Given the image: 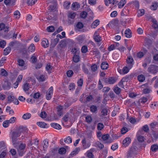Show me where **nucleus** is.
<instances>
[{
    "label": "nucleus",
    "mask_w": 158,
    "mask_h": 158,
    "mask_svg": "<svg viewBox=\"0 0 158 158\" xmlns=\"http://www.w3.org/2000/svg\"><path fill=\"white\" fill-rule=\"evenodd\" d=\"M158 7L157 3L155 2L153 3L151 7V8L152 10H156L157 9Z\"/></svg>",
    "instance_id": "de8ad7c7"
},
{
    "label": "nucleus",
    "mask_w": 158,
    "mask_h": 158,
    "mask_svg": "<svg viewBox=\"0 0 158 158\" xmlns=\"http://www.w3.org/2000/svg\"><path fill=\"white\" fill-rule=\"evenodd\" d=\"M129 12V10L126 8V7H125L122 11V15H125L128 14Z\"/></svg>",
    "instance_id": "09e8293b"
},
{
    "label": "nucleus",
    "mask_w": 158,
    "mask_h": 158,
    "mask_svg": "<svg viewBox=\"0 0 158 158\" xmlns=\"http://www.w3.org/2000/svg\"><path fill=\"white\" fill-rule=\"evenodd\" d=\"M94 39L96 42H99L102 40V38L97 31H95L93 35Z\"/></svg>",
    "instance_id": "6e6552de"
},
{
    "label": "nucleus",
    "mask_w": 158,
    "mask_h": 158,
    "mask_svg": "<svg viewBox=\"0 0 158 158\" xmlns=\"http://www.w3.org/2000/svg\"><path fill=\"white\" fill-rule=\"evenodd\" d=\"M90 109L91 112L94 113L97 110V108L96 106L92 105L90 106Z\"/></svg>",
    "instance_id": "ea45409f"
},
{
    "label": "nucleus",
    "mask_w": 158,
    "mask_h": 158,
    "mask_svg": "<svg viewBox=\"0 0 158 158\" xmlns=\"http://www.w3.org/2000/svg\"><path fill=\"white\" fill-rule=\"evenodd\" d=\"M31 114L29 113H27L24 114L23 115L22 118L24 119H29L31 117Z\"/></svg>",
    "instance_id": "c756f323"
},
{
    "label": "nucleus",
    "mask_w": 158,
    "mask_h": 158,
    "mask_svg": "<svg viewBox=\"0 0 158 158\" xmlns=\"http://www.w3.org/2000/svg\"><path fill=\"white\" fill-rule=\"evenodd\" d=\"M152 22L153 24L152 26L155 30L156 32L155 33L152 32L151 35L155 38L157 35V33L158 32V24L157 20H152Z\"/></svg>",
    "instance_id": "7ed1b4c3"
},
{
    "label": "nucleus",
    "mask_w": 158,
    "mask_h": 158,
    "mask_svg": "<svg viewBox=\"0 0 158 158\" xmlns=\"http://www.w3.org/2000/svg\"><path fill=\"white\" fill-rule=\"evenodd\" d=\"M43 143H44V145L43 146V149L44 151H45L48 146V140L47 139L44 140Z\"/></svg>",
    "instance_id": "412c9836"
},
{
    "label": "nucleus",
    "mask_w": 158,
    "mask_h": 158,
    "mask_svg": "<svg viewBox=\"0 0 158 158\" xmlns=\"http://www.w3.org/2000/svg\"><path fill=\"white\" fill-rule=\"evenodd\" d=\"M87 14L86 12L83 11L80 13V17L83 19H85L87 16Z\"/></svg>",
    "instance_id": "a19ab883"
},
{
    "label": "nucleus",
    "mask_w": 158,
    "mask_h": 158,
    "mask_svg": "<svg viewBox=\"0 0 158 158\" xmlns=\"http://www.w3.org/2000/svg\"><path fill=\"white\" fill-rule=\"evenodd\" d=\"M66 152V149L64 148H60L58 150V153L60 154H64Z\"/></svg>",
    "instance_id": "4c0bfd02"
},
{
    "label": "nucleus",
    "mask_w": 158,
    "mask_h": 158,
    "mask_svg": "<svg viewBox=\"0 0 158 158\" xmlns=\"http://www.w3.org/2000/svg\"><path fill=\"white\" fill-rule=\"evenodd\" d=\"M70 114L69 113L66 114L63 118V119L65 122H67L69 118Z\"/></svg>",
    "instance_id": "a18cd8bd"
},
{
    "label": "nucleus",
    "mask_w": 158,
    "mask_h": 158,
    "mask_svg": "<svg viewBox=\"0 0 158 158\" xmlns=\"http://www.w3.org/2000/svg\"><path fill=\"white\" fill-rule=\"evenodd\" d=\"M35 46L33 44H31L29 46L28 48L29 52H33L35 50Z\"/></svg>",
    "instance_id": "473e14b6"
},
{
    "label": "nucleus",
    "mask_w": 158,
    "mask_h": 158,
    "mask_svg": "<svg viewBox=\"0 0 158 158\" xmlns=\"http://www.w3.org/2000/svg\"><path fill=\"white\" fill-rule=\"evenodd\" d=\"M136 147H131L128 152L127 156L128 157H131L135 155L137 152Z\"/></svg>",
    "instance_id": "20e7f679"
},
{
    "label": "nucleus",
    "mask_w": 158,
    "mask_h": 158,
    "mask_svg": "<svg viewBox=\"0 0 158 158\" xmlns=\"http://www.w3.org/2000/svg\"><path fill=\"white\" fill-rule=\"evenodd\" d=\"M151 149L152 152H156L158 149V145L157 144H153L151 146Z\"/></svg>",
    "instance_id": "c9c22d12"
},
{
    "label": "nucleus",
    "mask_w": 158,
    "mask_h": 158,
    "mask_svg": "<svg viewBox=\"0 0 158 158\" xmlns=\"http://www.w3.org/2000/svg\"><path fill=\"white\" fill-rule=\"evenodd\" d=\"M99 24V20H94V21L92 24L91 27L93 28H95Z\"/></svg>",
    "instance_id": "a878e982"
},
{
    "label": "nucleus",
    "mask_w": 158,
    "mask_h": 158,
    "mask_svg": "<svg viewBox=\"0 0 158 158\" xmlns=\"http://www.w3.org/2000/svg\"><path fill=\"white\" fill-rule=\"evenodd\" d=\"M47 30L48 32H52L54 31V27L51 26L48 27Z\"/></svg>",
    "instance_id": "bf43d9fd"
},
{
    "label": "nucleus",
    "mask_w": 158,
    "mask_h": 158,
    "mask_svg": "<svg viewBox=\"0 0 158 158\" xmlns=\"http://www.w3.org/2000/svg\"><path fill=\"white\" fill-rule=\"evenodd\" d=\"M85 119L86 122L88 123H90L92 121V118L90 115L86 116L85 118Z\"/></svg>",
    "instance_id": "4d7b16f0"
},
{
    "label": "nucleus",
    "mask_w": 158,
    "mask_h": 158,
    "mask_svg": "<svg viewBox=\"0 0 158 158\" xmlns=\"http://www.w3.org/2000/svg\"><path fill=\"white\" fill-rule=\"evenodd\" d=\"M29 88V84L27 83H26L24 84L23 86V89L25 91H27Z\"/></svg>",
    "instance_id": "8fccbe9b"
},
{
    "label": "nucleus",
    "mask_w": 158,
    "mask_h": 158,
    "mask_svg": "<svg viewBox=\"0 0 158 158\" xmlns=\"http://www.w3.org/2000/svg\"><path fill=\"white\" fill-rule=\"evenodd\" d=\"M128 131V129L126 127H123L121 129V132L123 134H125Z\"/></svg>",
    "instance_id": "5fc2aeb1"
},
{
    "label": "nucleus",
    "mask_w": 158,
    "mask_h": 158,
    "mask_svg": "<svg viewBox=\"0 0 158 158\" xmlns=\"http://www.w3.org/2000/svg\"><path fill=\"white\" fill-rule=\"evenodd\" d=\"M88 51V48L86 46H83L81 49V51L83 53H85Z\"/></svg>",
    "instance_id": "864d4df0"
},
{
    "label": "nucleus",
    "mask_w": 158,
    "mask_h": 158,
    "mask_svg": "<svg viewBox=\"0 0 158 158\" xmlns=\"http://www.w3.org/2000/svg\"><path fill=\"white\" fill-rule=\"evenodd\" d=\"M118 20H112L110 23H109L108 25H109V24H111L115 26H117L118 25Z\"/></svg>",
    "instance_id": "6e6d98bb"
},
{
    "label": "nucleus",
    "mask_w": 158,
    "mask_h": 158,
    "mask_svg": "<svg viewBox=\"0 0 158 158\" xmlns=\"http://www.w3.org/2000/svg\"><path fill=\"white\" fill-rule=\"evenodd\" d=\"M138 16H140L143 15L144 13V10L143 9H141L139 10L138 12Z\"/></svg>",
    "instance_id": "c03bdc74"
},
{
    "label": "nucleus",
    "mask_w": 158,
    "mask_h": 158,
    "mask_svg": "<svg viewBox=\"0 0 158 158\" xmlns=\"http://www.w3.org/2000/svg\"><path fill=\"white\" fill-rule=\"evenodd\" d=\"M0 75L4 76H6L7 75V73L4 69H2L0 71Z\"/></svg>",
    "instance_id": "58836bf2"
},
{
    "label": "nucleus",
    "mask_w": 158,
    "mask_h": 158,
    "mask_svg": "<svg viewBox=\"0 0 158 158\" xmlns=\"http://www.w3.org/2000/svg\"><path fill=\"white\" fill-rule=\"evenodd\" d=\"M91 69L92 71L93 72L96 71L98 69L97 65L95 64H93L91 66Z\"/></svg>",
    "instance_id": "e433bc0d"
},
{
    "label": "nucleus",
    "mask_w": 158,
    "mask_h": 158,
    "mask_svg": "<svg viewBox=\"0 0 158 158\" xmlns=\"http://www.w3.org/2000/svg\"><path fill=\"white\" fill-rule=\"evenodd\" d=\"M64 142L67 143H70L72 142V139L70 136H68L64 139Z\"/></svg>",
    "instance_id": "72a5a7b5"
},
{
    "label": "nucleus",
    "mask_w": 158,
    "mask_h": 158,
    "mask_svg": "<svg viewBox=\"0 0 158 158\" xmlns=\"http://www.w3.org/2000/svg\"><path fill=\"white\" fill-rule=\"evenodd\" d=\"M59 40V39L57 38H55L53 40H52L50 44V46L52 48H54L56 46Z\"/></svg>",
    "instance_id": "4468645a"
},
{
    "label": "nucleus",
    "mask_w": 158,
    "mask_h": 158,
    "mask_svg": "<svg viewBox=\"0 0 158 158\" xmlns=\"http://www.w3.org/2000/svg\"><path fill=\"white\" fill-rule=\"evenodd\" d=\"M76 15V13L73 12H71L69 13L68 14V17L71 19H73Z\"/></svg>",
    "instance_id": "2f4dec72"
},
{
    "label": "nucleus",
    "mask_w": 158,
    "mask_h": 158,
    "mask_svg": "<svg viewBox=\"0 0 158 158\" xmlns=\"http://www.w3.org/2000/svg\"><path fill=\"white\" fill-rule=\"evenodd\" d=\"M142 129L145 132H147L149 130L148 127L147 125L143 126L142 127Z\"/></svg>",
    "instance_id": "774afa93"
},
{
    "label": "nucleus",
    "mask_w": 158,
    "mask_h": 158,
    "mask_svg": "<svg viewBox=\"0 0 158 158\" xmlns=\"http://www.w3.org/2000/svg\"><path fill=\"white\" fill-rule=\"evenodd\" d=\"M15 2V0H5L4 2L6 5H14Z\"/></svg>",
    "instance_id": "f3484780"
},
{
    "label": "nucleus",
    "mask_w": 158,
    "mask_h": 158,
    "mask_svg": "<svg viewBox=\"0 0 158 158\" xmlns=\"http://www.w3.org/2000/svg\"><path fill=\"white\" fill-rule=\"evenodd\" d=\"M97 127L98 130H101L104 127V125L102 123H99L98 124Z\"/></svg>",
    "instance_id": "0e129e2a"
},
{
    "label": "nucleus",
    "mask_w": 158,
    "mask_h": 158,
    "mask_svg": "<svg viewBox=\"0 0 158 158\" xmlns=\"http://www.w3.org/2000/svg\"><path fill=\"white\" fill-rule=\"evenodd\" d=\"M109 137V135L108 134H107L102 135V138L104 141H106L108 139Z\"/></svg>",
    "instance_id": "e2e57ef3"
},
{
    "label": "nucleus",
    "mask_w": 158,
    "mask_h": 158,
    "mask_svg": "<svg viewBox=\"0 0 158 158\" xmlns=\"http://www.w3.org/2000/svg\"><path fill=\"white\" fill-rule=\"evenodd\" d=\"M71 4V3L69 1H65L64 2L63 4V6L64 8L66 9H68L69 8V7L70 6V5Z\"/></svg>",
    "instance_id": "393cba45"
},
{
    "label": "nucleus",
    "mask_w": 158,
    "mask_h": 158,
    "mask_svg": "<svg viewBox=\"0 0 158 158\" xmlns=\"http://www.w3.org/2000/svg\"><path fill=\"white\" fill-rule=\"evenodd\" d=\"M131 139L129 137H127L125 138L123 141V146L126 147L131 142Z\"/></svg>",
    "instance_id": "ddd939ff"
},
{
    "label": "nucleus",
    "mask_w": 158,
    "mask_h": 158,
    "mask_svg": "<svg viewBox=\"0 0 158 158\" xmlns=\"http://www.w3.org/2000/svg\"><path fill=\"white\" fill-rule=\"evenodd\" d=\"M144 137L141 135H139L138 137V140L140 142H143L144 141Z\"/></svg>",
    "instance_id": "680f3d73"
},
{
    "label": "nucleus",
    "mask_w": 158,
    "mask_h": 158,
    "mask_svg": "<svg viewBox=\"0 0 158 158\" xmlns=\"http://www.w3.org/2000/svg\"><path fill=\"white\" fill-rule=\"evenodd\" d=\"M41 44L42 47L44 48H48L49 44L48 40L47 39H43L42 41Z\"/></svg>",
    "instance_id": "1a4fd4ad"
},
{
    "label": "nucleus",
    "mask_w": 158,
    "mask_h": 158,
    "mask_svg": "<svg viewBox=\"0 0 158 158\" xmlns=\"http://www.w3.org/2000/svg\"><path fill=\"white\" fill-rule=\"evenodd\" d=\"M10 135L13 144L15 146H16L17 144H18L17 138L20 136V135L16 131L13 132Z\"/></svg>",
    "instance_id": "f257e3e1"
},
{
    "label": "nucleus",
    "mask_w": 158,
    "mask_h": 158,
    "mask_svg": "<svg viewBox=\"0 0 158 158\" xmlns=\"http://www.w3.org/2000/svg\"><path fill=\"white\" fill-rule=\"evenodd\" d=\"M37 0H28L27 4L29 5L32 6L34 4L35 2L37 1Z\"/></svg>",
    "instance_id": "3c124183"
},
{
    "label": "nucleus",
    "mask_w": 158,
    "mask_h": 158,
    "mask_svg": "<svg viewBox=\"0 0 158 158\" xmlns=\"http://www.w3.org/2000/svg\"><path fill=\"white\" fill-rule=\"evenodd\" d=\"M148 71L150 73L156 74L158 72V66L154 64L151 65L148 68Z\"/></svg>",
    "instance_id": "f03ea898"
},
{
    "label": "nucleus",
    "mask_w": 158,
    "mask_h": 158,
    "mask_svg": "<svg viewBox=\"0 0 158 158\" xmlns=\"http://www.w3.org/2000/svg\"><path fill=\"white\" fill-rule=\"evenodd\" d=\"M37 125L41 128H47L49 127V125L44 122H39L36 123Z\"/></svg>",
    "instance_id": "f8f14e48"
},
{
    "label": "nucleus",
    "mask_w": 158,
    "mask_h": 158,
    "mask_svg": "<svg viewBox=\"0 0 158 158\" xmlns=\"http://www.w3.org/2000/svg\"><path fill=\"white\" fill-rule=\"evenodd\" d=\"M105 81L106 83L109 84H113L116 82V79L114 77H110L108 78H106Z\"/></svg>",
    "instance_id": "9d476101"
},
{
    "label": "nucleus",
    "mask_w": 158,
    "mask_h": 158,
    "mask_svg": "<svg viewBox=\"0 0 158 158\" xmlns=\"http://www.w3.org/2000/svg\"><path fill=\"white\" fill-rule=\"evenodd\" d=\"M126 3V0H121L118 4V8H122Z\"/></svg>",
    "instance_id": "b1692460"
},
{
    "label": "nucleus",
    "mask_w": 158,
    "mask_h": 158,
    "mask_svg": "<svg viewBox=\"0 0 158 158\" xmlns=\"http://www.w3.org/2000/svg\"><path fill=\"white\" fill-rule=\"evenodd\" d=\"M51 125L52 127L58 130H60L61 128V126L57 123H52Z\"/></svg>",
    "instance_id": "6ab92c4d"
},
{
    "label": "nucleus",
    "mask_w": 158,
    "mask_h": 158,
    "mask_svg": "<svg viewBox=\"0 0 158 158\" xmlns=\"http://www.w3.org/2000/svg\"><path fill=\"white\" fill-rule=\"evenodd\" d=\"M82 68L83 69V71L85 73L87 74L89 73V70L87 68L85 64H83Z\"/></svg>",
    "instance_id": "bb28decb"
},
{
    "label": "nucleus",
    "mask_w": 158,
    "mask_h": 158,
    "mask_svg": "<svg viewBox=\"0 0 158 158\" xmlns=\"http://www.w3.org/2000/svg\"><path fill=\"white\" fill-rule=\"evenodd\" d=\"M80 5L77 2L73 3L72 5L71 9L73 10H77L80 8Z\"/></svg>",
    "instance_id": "9b49d317"
},
{
    "label": "nucleus",
    "mask_w": 158,
    "mask_h": 158,
    "mask_svg": "<svg viewBox=\"0 0 158 158\" xmlns=\"http://www.w3.org/2000/svg\"><path fill=\"white\" fill-rule=\"evenodd\" d=\"M108 64L106 62H103L101 64V68L103 70L106 69L108 68Z\"/></svg>",
    "instance_id": "aec40b11"
},
{
    "label": "nucleus",
    "mask_w": 158,
    "mask_h": 158,
    "mask_svg": "<svg viewBox=\"0 0 158 158\" xmlns=\"http://www.w3.org/2000/svg\"><path fill=\"white\" fill-rule=\"evenodd\" d=\"M53 93V87L51 86L49 89L48 93H47L46 95V98L47 100H49L51 98Z\"/></svg>",
    "instance_id": "0eeeda50"
},
{
    "label": "nucleus",
    "mask_w": 158,
    "mask_h": 158,
    "mask_svg": "<svg viewBox=\"0 0 158 158\" xmlns=\"http://www.w3.org/2000/svg\"><path fill=\"white\" fill-rule=\"evenodd\" d=\"M131 69H130L129 66L127 65V66L124 67L122 69V73L123 74H126L128 72L129 70Z\"/></svg>",
    "instance_id": "5701e85b"
},
{
    "label": "nucleus",
    "mask_w": 158,
    "mask_h": 158,
    "mask_svg": "<svg viewBox=\"0 0 158 158\" xmlns=\"http://www.w3.org/2000/svg\"><path fill=\"white\" fill-rule=\"evenodd\" d=\"M125 36L128 38H130L131 37V32L130 29L128 28L125 30Z\"/></svg>",
    "instance_id": "a211bd4d"
},
{
    "label": "nucleus",
    "mask_w": 158,
    "mask_h": 158,
    "mask_svg": "<svg viewBox=\"0 0 158 158\" xmlns=\"http://www.w3.org/2000/svg\"><path fill=\"white\" fill-rule=\"evenodd\" d=\"M127 65L129 67L130 69H131L134 64V60L131 56L128 57L127 60Z\"/></svg>",
    "instance_id": "423d86ee"
},
{
    "label": "nucleus",
    "mask_w": 158,
    "mask_h": 158,
    "mask_svg": "<svg viewBox=\"0 0 158 158\" xmlns=\"http://www.w3.org/2000/svg\"><path fill=\"white\" fill-rule=\"evenodd\" d=\"M27 130V128L26 127L20 126L18 130L16 131L17 132H18L19 134L20 135L21 133H23L24 131L26 132Z\"/></svg>",
    "instance_id": "dca6fc26"
},
{
    "label": "nucleus",
    "mask_w": 158,
    "mask_h": 158,
    "mask_svg": "<svg viewBox=\"0 0 158 158\" xmlns=\"http://www.w3.org/2000/svg\"><path fill=\"white\" fill-rule=\"evenodd\" d=\"M11 49L10 47H8L6 48L4 50V55L5 56L8 55L10 53Z\"/></svg>",
    "instance_id": "7c9ffc66"
},
{
    "label": "nucleus",
    "mask_w": 158,
    "mask_h": 158,
    "mask_svg": "<svg viewBox=\"0 0 158 158\" xmlns=\"http://www.w3.org/2000/svg\"><path fill=\"white\" fill-rule=\"evenodd\" d=\"M83 82V80L82 78H80L77 82L78 85L79 86H81L82 85Z\"/></svg>",
    "instance_id": "69168bd1"
},
{
    "label": "nucleus",
    "mask_w": 158,
    "mask_h": 158,
    "mask_svg": "<svg viewBox=\"0 0 158 158\" xmlns=\"http://www.w3.org/2000/svg\"><path fill=\"white\" fill-rule=\"evenodd\" d=\"M113 90L117 94H120L121 91L120 88L118 87L117 85L114 86Z\"/></svg>",
    "instance_id": "cd10ccee"
},
{
    "label": "nucleus",
    "mask_w": 158,
    "mask_h": 158,
    "mask_svg": "<svg viewBox=\"0 0 158 158\" xmlns=\"http://www.w3.org/2000/svg\"><path fill=\"white\" fill-rule=\"evenodd\" d=\"M23 78V76L21 75H19L18 76V78L17 79L16 81V83H17L16 85L15 86V88H16L17 86L19 84V82H20L21 81Z\"/></svg>",
    "instance_id": "f704fd0d"
},
{
    "label": "nucleus",
    "mask_w": 158,
    "mask_h": 158,
    "mask_svg": "<svg viewBox=\"0 0 158 158\" xmlns=\"http://www.w3.org/2000/svg\"><path fill=\"white\" fill-rule=\"evenodd\" d=\"M6 41L5 40L1 41L0 42V47L2 48H3L6 46Z\"/></svg>",
    "instance_id": "338daca9"
},
{
    "label": "nucleus",
    "mask_w": 158,
    "mask_h": 158,
    "mask_svg": "<svg viewBox=\"0 0 158 158\" xmlns=\"http://www.w3.org/2000/svg\"><path fill=\"white\" fill-rule=\"evenodd\" d=\"M87 157L88 158H94V156L92 152L90 151H88L87 152Z\"/></svg>",
    "instance_id": "13d9d810"
},
{
    "label": "nucleus",
    "mask_w": 158,
    "mask_h": 158,
    "mask_svg": "<svg viewBox=\"0 0 158 158\" xmlns=\"http://www.w3.org/2000/svg\"><path fill=\"white\" fill-rule=\"evenodd\" d=\"M137 79L140 82H143L145 80V77L142 74L139 75L137 77Z\"/></svg>",
    "instance_id": "c85d7f7f"
},
{
    "label": "nucleus",
    "mask_w": 158,
    "mask_h": 158,
    "mask_svg": "<svg viewBox=\"0 0 158 158\" xmlns=\"http://www.w3.org/2000/svg\"><path fill=\"white\" fill-rule=\"evenodd\" d=\"M9 28L8 27H5L4 23H0V31L4 30L5 32H7L9 31Z\"/></svg>",
    "instance_id": "2eb2a0df"
},
{
    "label": "nucleus",
    "mask_w": 158,
    "mask_h": 158,
    "mask_svg": "<svg viewBox=\"0 0 158 158\" xmlns=\"http://www.w3.org/2000/svg\"><path fill=\"white\" fill-rule=\"evenodd\" d=\"M76 27L77 29H81L83 27L84 25L82 23L78 22L77 23Z\"/></svg>",
    "instance_id": "37998d69"
},
{
    "label": "nucleus",
    "mask_w": 158,
    "mask_h": 158,
    "mask_svg": "<svg viewBox=\"0 0 158 158\" xmlns=\"http://www.w3.org/2000/svg\"><path fill=\"white\" fill-rule=\"evenodd\" d=\"M1 85L5 89L8 90L10 89L11 84L6 80H5L2 81Z\"/></svg>",
    "instance_id": "39448f33"
},
{
    "label": "nucleus",
    "mask_w": 158,
    "mask_h": 158,
    "mask_svg": "<svg viewBox=\"0 0 158 158\" xmlns=\"http://www.w3.org/2000/svg\"><path fill=\"white\" fill-rule=\"evenodd\" d=\"M9 124L10 123L8 120H6L3 122L2 125L4 127L6 128L9 126Z\"/></svg>",
    "instance_id": "052dcab7"
},
{
    "label": "nucleus",
    "mask_w": 158,
    "mask_h": 158,
    "mask_svg": "<svg viewBox=\"0 0 158 158\" xmlns=\"http://www.w3.org/2000/svg\"><path fill=\"white\" fill-rule=\"evenodd\" d=\"M18 64L19 66H24L25 63L24 61L22 59H19L18 60Z\"/></svg>",
    "instance_id": "79ce46f5"
},
{
    "label": "nucleus",
    "mask_w": 158,
    "mask_h": 158,
    "mask_svg": "<svg viewBox=\"0 0 158 158\" xmlns=\"http://www.w3.org/2000/svg\"><path fill=\"white\" fill-rule=\"evenodd\" d=\"M36 78L40 82H43L45 80L46 78L45 76L43 75H40V76H37Z\"/></svg>",
    "instance_id": "4be33fe9"
},
{
    "label": "nucleus",
    "mask_w": 158,
    "mask_h": 158,
    "mask_svg": "<svg viewBox=\"0 0 158 158\" xmlns=\"http://www.w3.org/2000/svg\"><path fill=\"white\" fill-rule=\"evenodd\" d=\"M14 16L15 19H19L20 15V14L19 11H16L14 12Z\"/></svg>",
    "instance_id": "603ef678"
},
{
    "label": "nucleus",
    "mask_w": 158,
    "mask_h": 158,
    "mask_svg": "<svg viewBox=\"0 0 158 158\" xmlns=\"http://www.w3.org/2000/svg\"><path fill=\"white\" fill-rule=\"evenodd\" d=\"M79 56L75 55L73 58V60L75 63H77L79 61Z\"/></svg>",
    "instance_id": "49530a36"
}]
</instances>
